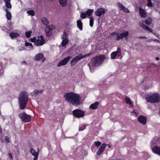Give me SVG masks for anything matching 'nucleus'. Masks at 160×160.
<instances>
[{
  "instance_id": "32",
  "label": "nucleus",
  "mask_w": 160,
  "mask_h": 160,
  "mask_svg": "<svg viewBox=\"0 0 160 160\" xmlns=\"http://www.w3.org/2000/svg\"><path fill=\"white\" fill-rule=\"evenodd\" d=\"M5 6L7 8H12V5L10 2H5Z\"/></svg>"
},
{
  "instance_id": "33",
  "label": "nucleus",
  "mask_w": 160,
  "mask_h": 160,
  "mask_svg": "<svg viewBox=\"0 0 160 160\" xmlns=\"http://www.w3.org/2000/svg\"><path fill=\"white\" fill-rule=\"evenodd\" d=\"M86 15L85 13L82 12L81 13L80 16L83 19L86 18Z\"/></svg>"
},
{
  "instance_id": "17",
  "label": "nucleus",
  "mask_w": 160,
  "mask_h": 160,
  "mask_svg": "<svg viewBox=\"0 0 160 160\" xmlns=\"http://www.w3.org/2000/svg\"><path fill=\"white\" fill-rule=\"evenodd\" d=\"M139 14L142 18H145L147 16V14L145 10L142 9L141 7L139 8Z\"/></svg>"
},
{
  "instance_id": "15",
  "label": "nucleus",
  "mask_w": 160,
  "mask_h": 160,
  "mask_svg": "<svg viewBox=\"0 0 160 160\" xmlns=\"http://www.w3.org/2000/svg\"><path fill=\"white\" fill-rule=\"evenodd\" d=\"M106 147V144L103 143L102 144L101 147L99 148L97 152V154L98 155H100L103 152Z\"/></svg>"
},
{
  "instance_id": "11",
  "label": "nucleus",
  "mask_w": 160,
  "mask_h": 160,
  "mask_svg": "<svg viewBox=\"0 0 160 160\" xmlns=\"http://www.w3.org/2000/svg\"><path fill=\"white\" fill-rule=\"evenodd\" d=\"M106 10L102 8H98L95 12V14L97 16L100 17L102 15H104L106 12Z\"/></svg>"
},
{
  "instance_id": "23",
  "label": "nucleus",
  "mask_w": 160,
  "mask_h": 160,
  "mask_svg": "<svg viewBox=\"0 0 160 160\" xmlns=\"http://www.w3.org/2000/svg\"><path fill=\"white\" fill-rule=\"evenodd\" d=\"M9 35L12 39L19 36V34L18 33L14 32H10L9 33Z\"/></svg>"
},
{
  "instance_id": "42",
  "label": "nucleus",
  "mask_w": 160,
  "mask_h": 160,
  "mask_svg": "<svg viewBox=\"0 0 160 160\" xmlns=\"http://www.w3.org/2000/svg\"><path fill=\"white\" fill-rule=\"evenodd\" d=\"M141 27H142L144 29H145L146 30H147L148 28H149L147 26L144 24H143V25H141Z\"/></svg>"
},
{
  "instance_id": "3",
  "label": "nucleus",
  "mask_w": 160,
  "mask_h": 160,
  "mask_svg": "<svg viewBox=\"0 0 160 160\" xmlns=\"http://www.w3.org/2000/svg\"><path fill=\"white\" fill-rule=\"evenodd\" d=\"M28 99V93L25 91H22L20 92L18 98L19 108L21 109H24L26 108Z\"/></svg>"
},
{
  "instance_id": "34",
  "label": "nucleus",
  "mask_w": 160,
  "mask_h": 160,
  "mask_svg": "<svg viewBox=\"0 0 160 160\" xmlns=\"http://www.w3.org/2000/svg\"><path fill=\"white\" fill-rule=\"evenodd\" d=\"M148 1V3H147V6L149 7H152L153 6V4L151 2V0H147Z\"/></svg>"
},
{
  "instance_id": "20",
  "label": "nucleus",
  "mask_w": 160,
  "mask_h": 160,
  "mask_svg": "<svg viewBox=\"0 0 160 160\" xmlns=\"http://www.w3.org/2000/svg\"><path fill=\"white\" fill-rule=\"evenodd\" d=\"M41 22L44 25L47 26L49 24V21L46 18L43 17L41 19Z\"/></svg>"
},
{
  "instance_id": "25",
  "label": "nucleus",
  "mask_w": 160,
  "mask_h": 160,
  "mask_svg": "<svg viewBox=\"0 0 160 160\" xmlns=\"http://www.w3.org/2000/svg\"><path fill=\"white\" fill-rule=\"evenodd\" d=\"M121 33L122 34L123 38H124L126 40L128 39V37L129 35V32L128 31H125Z\"/></svg>"
},
{
  "instance_id": "38",
  "label": "nucleus",
  "mask_w": 160,
  "mask_h": 160,
  "mask_svg": "<svg viewBox=\"0 0 160 160\" xmlns=\"http://www.w3.org/2000/svg\"><path fill=\"white\" fill-rule=\"evenodd\" d=\"M94 144H95L96 147H98L100 145L101 142L99 141H95L94 142Z\"/></svg>"
},
{
  "instance_id": "21",
  "label": "nucleus",
  "mask_w": 160,
  "mask_h": 160,
  "mask_svg": "<svg viewBox=\"0 0 160 160\" xmlns=\"http://www.w3.org/2000/svg\"><path fill=\"white\" fill-rule=\"evenodd\" d=\"M60 5L63 7H66L67 4V0H59Z\"/></svg>"
},
{
  "instance_id": "2",
  "label": "nucleus",
  "mask_w": 160,
  "mask_h": 160,
  "mask_svg": "<svg viewBox=\"0 0 160 160\" xmlns=\"http://www.w3.org/2000/svg\"><path fill=\"white\" fill-rule=\"evenodd\" d=\"M106 59L105 55H99L92 58L88 64L90 71L92 68L97 67L100 65Z\"/></svg>"
},
{
  "instance_id": "56",
  "label": "nucleus",
  "mask_w": 160,
  "mask_h": 160,
  "mask_svg": "<svg viewBox=\"0 0 160 160\" xmlns=\"http://www.w3.org/2000/svg\"><path fill=\"white\" fill-rule=\"evenodd\" d=\"M108 148H110L111 147V146H110V145H109V144H108Z\"/></svg>"
},
{
  "instance_id": "7",
  "label": "nucleus",
  "mask_w": 160,
  "mask_h": 160,
  "mask_svg": "<svg viewBox=\"0 0 160 160\" xmlns=\"http://www.w3.org/2000/svg\"><path fill=\"white\" fill-rule=\"evenodd\" d=\"M72 114L74 116L78 118L83 117L85 115L84 112L79 109L74 110Z\"/></svg>"
},
{
  "instance_id": "52",
  "label": "nucleus",
  "mask_w": 160,
  "mask_h": 160,
  "mask_svg": "<svg viewBox=\"0 0 160 160\" xmlns=\"http://www.w3.org/2000/svg\"><path fill=\"white\" fill-rule=\"evenodd\" d=\"M138 38H139V39H142V38L147 39V38L145 37H138Z\"/></svg>"
},
{
  "instance_id": "22",
  "label": "nucleus",
  "mask_w": 160,
  "mask_h": 160,
  "mask_svg": "<svg viewBox=\"0 0 160 160\" xmlns=\"http://www.w3.org/2000/svg\"><path fill=\"white\" fill-rule=\"evenodd\" d=\"M77 26L78 28L80 30L82 31V23L80 20H78L77 22Z\"/></svg>"
},
{
  "instance_id": "48",
  "label": "nucleus",
  "mask_w": 160,
  "mask_h": 160,
  "mask_svg": "<svg viewBox=\"0 0 160 160\" xmlns=\"http://www.w3.org/2000/svg\"><path fill=\"white\" fill-rule=\"evenodd\" d=\"M148 31H149V32H152L153 31L150 28H148V29H147Z\"/></svg>"
},
{
  "instance_id": "49",
  "label": "nucleus",
  "mask_w": 160,
  "mask_h": 160,
  "mask_svg": "<svg viewBox=\"0 0 160 160\" xmlns=\"http://www.w3.org/2000/svg\"><path fill=\"white\" fill-rule=\"evenodd\" d=\"M38 156H34V158L33 160H38Z\"/></svg>"
},
{
  "instance_id": "4",
  "label": "nucleus",
  "mask_w": 160,
  "mask_h": 160,
  "mask_svg": "<svg viewBox=\"0 0 160 160\" xmlns=\"http://www.w3.org/2000/svg\"><path fill=\"white\" fill-rule=\"evenodd\" d=\"M147 101L150 102H160V95L155 93L152 96H148L146 98Z\"/></svg>"
},
{
  "instance_id": "44",
  "label": "nucleus",
  "mask_w": 160,
  "mask_h": 160,
  "mask_svg": "<svg viewBox=\"0 0 160 160\" xmlns=\"http://www.w3.org/2000/svg\"><path fill=\"white\" fill-rule=\"evenodd\" d=\"M119 33L116 32H113L111 33V35L112 36L116 35L117 37L118 36Z\"/></svg>"
},
{
  "instance_id": "28",
  "label": "nucleus",
  "mask_w": 160,
  "mask_h": 160,
  "mask_svg": "<svg viewBox=\"0 0 160 160\" xmlns=\"http://www.w3.org/2000/svg\"><path fill=\"white\" fill-rule=\"evenodd\" d=\"M88 18H90L89 25L91 27H92L93 24V18H90L89 17H88Z\"/></svg>"
},
{
  "instance_id": "12",
  "label": "nucleus",
  "mask_w": 160,
  "mask_h": 160,
  "mask_svg": "<svg viewBox=\"0 0 160 160\" xmlns=\"http://www.w3.org/2000/svg\"><path fill=\"white\" fill-rule=\"evenodd\" d=\"M71 58L70 56H68L65 58L63 60L61 61L58 64L57 66L58 67L65 65L68 63L70 59Z\"/></svg>"
},
{
  "instance_id": "16",
  "label": "nucleus",
  "mask_w": 160,
  "mask_h": 160,
  "mask_svg": "<svg viewBox=\"0 0 160 160\" xmlns=\"http://www.w3.org/2000/svg\"><path fill=\"white\" fill-rule=\"evenodd\" d=\"M152 150L154 153L160 155V147L158 146H155L152 148Z\"/></svg>"
},
{
  "instance_id": "47",
  "label": "nucleus",
  "mask_w": 160,
  "mask_h": 160,
  "mask_svg": "<svg viewBox=\"0 0 160 160\" xmlns=\"http://www.w3.org/2000/svg\"><path fill=\"white\" fill-rule=\"evenodd\" d=\"M8 157L11 159H13V158H12V154L10 153H8Z\"/></svg>"
},
{
  "instance_id": "5",
  "label": "nucleus",
  "mask_w": 160,
  "mask_h": 160,
  "mask_svg": "<svg viewBox=\"0 0 160 160\" xmlns=\"http://www.w3.org/2000/svg\"><path fill=\"white\" fill-rule=\"evenodd\" d=\"M18 117L21 119L22 122H29L31 119V116L28 115L24 112L19 114Z\"/></svg>"
},
{
  "instance_id": "35",
  "label": "nucleus",
  "mask_w": 160,
  "mask_h": 160,
  "mask_svg": "<svg viewBox=\"0 0 160 160\" xmlns=\"http://www.w3.org/2000/svg\"><path fill=\"white\" fill-rule=\"evenodd\" d=\"M31 33H32V32L31 31H28V32H25V35H26V36L28 38L30 37L31 35Z\"/></svg>"
},
{
  "instance_id": "26",
  "label": "nucleus",
  "mask_w": 160,
  "mask_h": 160,
  "mask_svg": "<svg viewBox=\"0 0 160 160\" xmlns=\"http://www.w3.org/2000/svg\"><path fill=\"white\" fill-rule=\"evenodd\" d=\"M94 10L92 9H88L86 12V13L88 16H90L93 12Z\"/></svg>"
},
{
  "instance_id": "41",
  "label": "nucleus",
  "mask_w": 160,
  "mask_h": 160,
  "mask_svg": "<svg viewBox=\"0 0 160 160\" xmlns=\"http://www.w3.org/2000/svg\"><path fill=\"white\" fill-rule=\"evenodd\" d=\"M118 5L119 8L122 10H123L125 8V7L120 3H118Z\"/></svg>"
},
{
  "instance_id": "18",
  "label": "nucleus",
  "mask_w": 160,
  "mask_h": 160,
  "mask_svg": "<svg viewBox=\"0 0 160 160\" xmlns=\"http://www.w3.org/2000/svg\"><path fill=\"white\" fill-rule=\"evenodd\" d=\"M5 11L6 12V16L8 20H10L12 18V15L11 12L8 10V9L6 8Z\"/></svg>"
},
{
  "instance_id": "43",
  "label": "nucleus",
  "mask_w": 160,
  "mask_h": 160,
  "mask_svg": "<svg viewBox=\"0 0 160 160\" xmlns=\"http://www.w3.org/2000/svg\"><path fill=\"white\" fill-rule=\"evenodd\" d=\"M31 41L32 42H35L36 40L35 37H34L33 38H31L30 39Z\"/></svg>"
},
{
  "instance_id": "27",
  "label": "nucleus",
  "mask_w": 160,
  "mask_h": 160,
  "mask_svg": "<svg viewBox=\"0 0 160 160\" xmlns=\"http://www.w3.org/2000/svg\"><path fill=\"white\" fill-rule=\"evenodd\" d=\"M68 38H65L62 40V46L63 47L65 46L68 43Z\"/></svg>"
},
{
  "instance_id": "10",
  "label": "nucleus",
  "mask_w": 160,
  "mask_h": 160,
  "mask_svg": "<svg viewBox=\"0 0 160 160\" xmlns=\"http://www.w3.org/2000/svg\"><path fill=\"white\" fill-rule=\"evenodd\" d=\"M45 42V41L43 37L41 35L38 37V38L36 40L35 45L37 46H41L43 45Z\"/></svg>"
},
{
  "instance_id": "24",
  "label": "nucleus",
  "mask_w": 160,
  "mask_h": 160,
  "mask_svg": "<svg viewBox=\"0 0 160 160\" xmlns=\"http://www.w3.org/2000/svg\"><path fill=\"white\" fill-rule=\"evenodd\" d=\"M30 152L32 155L34 156H38V153L39 150H38V152H36L35 150L32 148H31L30 150Z\"/></svg>"
},
{
  "instance_id": "53",
  "label": "nucleus",
  "mask_w": 160,
  "mask_h": 160,
  "mask_svg": "<svg viewBox=\"0 0 160 160\" xmlns=\"http://www.w3.org/2000/svg\"><path fill=\"white\" fill-rule=\"evenodd\" d=\"M5 2H10L11 0H3Z\"/></svg>"
},
{
  "instance_id": "36",
  "label": "nucleus",
  "mask_w": 160,
  "mask_h": 160,
  "mask_svg": "<svg viewBox=\"0 0 160 160\" xmlns=\"http://www.w3.org/2000/svg\"><path fill=\"white\" fill-rule=\"evenodd\" d=\"M86 127V126L85 125H83L81 127L79 128V130L80 131H82L85 129Z\"/></svg>"
},
{
  "instance_id": "55",
  "label": "nucleus",
  "mask_w": 160,
  "mask_h": 160,
  "mask_svg": "<svg viewBox=\"0 0 160 160\" xmlns=\"http://www.w3.org/2000/svg\"><path fill=\"white\" fill-rule=\"evenodd\" d=\"M44 91L43 90H41L39 92V93H42Z\"/></svg>"
},
{
  "instance_id": "40",
  "label": "nucleus",
  "mask_w": 160,
  "mask_h": 160,
  "mask_svg": "<svg viewBox=\"0 0 160 160\" xmlns=\"http://www.w3.org/2000/svg\"><path fill=\"white\" fill-rule=\"evenodd\" d=\"M145 23L147 25H150L151 23V20H149L147 19L145 21Z\"/></svg>"
},
{
  "instance_id": "19",
  "label": "nucleus",
  "mask_w": 160,
  "mask_h": 160,
  "mask_svg": "<svg viewBox=\"0 0 160 160\" xmlns=\"http://www.w3.org/2000/svg\"><path fill=\"white\" fill-rule=\"evenodd\" d=\"M99 104V103L98 102H96L94 103L91 104L90 105L89 108H90L92 109H96L98 107Z\"/></svg>"
},
{
  "instance_id": "37",
  "label": "nucleus",
  "mask_w": 160,
  "mask_h": 160,
  "mask_svg": "<svg viewBox=\"0 0 160 160\" xmlns=\"http://www.w3.org/2000/svg\"><path fill=\"white\" fill-rule=\"evenodd\" d=\"M5 141L6 143H8L10 142V139L8 136H5Z\"/></svg>"
},
{
  "instance_id": "1",
  "label": "nucleus",
  "mask_w": 160,
  "mask_h": 160,
  "mask_svg": "<svg viewBox=\"0 0 160 160\" xmlns=\"http://www.w3.org/2000/svg\"><path fill=\"white\" fill-rule=\"evenodd\" d=\"M65 100L70 102L72 105L76 106L79 105L81 103V97L78 94L73 92L65 93L63 95Z\"/></svg>"
},
{
  "instance_id": "8",
  "label": "nucleus",
  "mask_w": 160,
  "mask_h": 160,
  "mask_svg": "<svg viewBox=\"0 0 160 160\" xmlns=\"http://www.w3.org/2000/svg\"><path fill=\"white\" fill-rule=\"evenodd\" d=\"M88 55H82L81 54H79L77 56L73 58L71 61L70 65L71 66H73L76 64L80 60L83 58L86 57Z\"/></svg>"
},
{
  "instance_id": "54",
  "label": "nucleus",
  "mask_w": 160,
  "mask_h": 160,
  "mask_svg": "<svg viewBox=\"0 0 160 160\" xmlns=\"http://www.w3.org/2000/svg\"><path fill=\"white\" fill-rule=\"evenodd\" d=\"M156 59L157 60H159V57H157Z\"/></svg>"
},
{
  "instance_id": "29",
  "label": "nucleus",
  "mask_w": 160,
  "mask_h": 160,
  "mask_svg": "<svg viewBox=\"0 0 160 160\" xmlns=\"http://www.w3.org/2000/svg\"><path fill=\"white\" fill-rule=\"evenodd\" d=\"M123 39L122 34L118 33V36L117 37L116 40L117 41H120Z\"/></svg>"
},
{
  "instance_id": "57",
  "label": "nucleus",
  "mask_w": 160,
  "mask_h": 160,
  "mask_svg": "<svg viewBox=\"0 0 160 160\" xmlns=\"http://www.w3.org/2000/svg\"><path fill=\"white\" fill-rule=\"evenodd\" d=\"M157 40L158 41H159L158 40Z\"/></svg>"
},
{
  "instance_id": "39",
  "label": "nucleus",
  "mask_w": 160,
  "mask_h": 160,
  "mask_svg": "<svg viewBox=\"0 0 160 160\" xmlns=\"http://www.w3.org/2000/svg\"><path fill=\"white\" fill-rule=\"evenodd\" d=\"M25 45L26 47L30 46L31 47L33 48V45L32 43L29 42H26L25 44Z\"/></svg>"
},
{
  "instance_id": "50",
  "label": "nucleus",
  "mask_w": 160,
  "mask_h": 160,
  "mask_svg": "<svg viewBox=\"0 0 160 160\" xmlns=\"http://www.w3.org/2000/svg\"><path fill=\"white\" fill-rule=\"evenodd\" d=\"M2 129L1 125H0V134H2Z\"/></svg>"
},
{
  "instance_id": "30",
  "label": "nucleus",
  "mask_w": 160,
  "mask_h": 160,
  "mask_svg": "<svg viewBox=\"0 0 160 160\" xmlns=\"http://www.w3.org/2000/svg\"><path fill=\"white\" fill-rule=\"evenodd\" d=\"M125 101L126 103L128 104L131 105L132 104L130 98L129 97H126L125 98Z\"/></svg>"
},
{
  "instance_id": "9",
  "label": "nucleus",
  "mask_w": 160,
  "mask_h": 160,
  "mask_svg": "<svg viewBox=\"0 0 160 160\" xmlns=\"http://www.w3.org/2000/svg\"><path fill=\"white\" fill-rule=\"evenodd\" d=\"M116 56L118 57L120 56L121 58H122L121 55V50L119 47H118L116 51L112 52L111 54V57L112 59H115Z\"/></svg>"
},
{
  "instance_id": "31",
  "label": "nucleus",
  "mask_w": 160,
  "mask_h": 160,
  "mask_svg": "<svg viewBox=\"0 0 160 160\" xmlns=\"http://www.w3.org/2000/svg\"><path fill=\"white\" fill-rule=\"evenodd\" d=\"M27 13L32 16H33L35 15V12L33 10L28 11H27Z\"/></svg>"
},
{
  "instance_id": "13",
  "label": "nucleus",
  "mask_w": 160,
  "mask_h": 160,
  "mask_svg": "<svg viewBox=\"0 0 160 160\" xmlns=\"http://www.w3.org/2000/svg\"><path fill=\"white\" fill-rule=\"evenodd\" d=\"M44 57V55L42 53H39L36 55L35 59L36 61H39L42 59V62H44L46 60V58Z\"/></svg>"
},
{
  "instance_id": "45",
  "label": "nucleus",
  "mask_w": 160,
  "mask_h": 160,
  "mask_svg": "<svg viewBox=\"0 0 160 160\" xmlns=\"http://www.w3.org/2000/svg\"><path fill=\"white\" fill-rule=\"evenodd\" d=\"M123 11L125 12L129 13L130 12L129 10L125 7V8L122 10Z\"/></svg>"
},
{
  "instance_id": "6",
  "label": "nucleus",
  "mask_w": 160,
  "mask_h": 160,
  "mask_svg": "<svg viewBox=\"0 0 160 160\" xmlns=\"http://www.w3.org/2000/svg\"><path fill=\"white\" fill-rule=\"evenodd\" d=\"M55 28V26L52 24L46 26L45 27V31L46 35L48 37H50L51 36L52 34V31L54 30Z\"/></svg>"
},
{
  "instance_id": "51",
  "label": "nucleus",
  "mask_w": 160,
  "mask_h": 160,
  "mask_svg": "<svg viewBox=\"0 0 160 160\" xmlns=\"http://www.w3.org/2000/svg\"><path fill=\"white\" fill-rule=\"evenodd\" d=\"M21 63L22 64H26L27 63L25 61H22L21 62Z\"/></svg>"
},
{
  "instance_id": "14",
  "label": "nucleus",
  "mask_w": 160,
  "mask_h": 160,
  "mask_svg": "<svg viewBox=\"0 0 160 160\" xmlns=\"http://www.w3.org/2000/svg\"><path fill=\"white\" fill-rule=\"evenodd\" d=\"M138 120L140 123L143 125H145L147 122V118L144 116L140 115L138 118Z\"/></svg>"
},
{
  "instance_id": "46",
  "label": "nucleus",
  "mask_w": 160,
  "mask_h": 160,
  "mask_svg": "<svg viewBox=\"0 0 160 160\" xmlns=\"http://www.w3.org/2000/svg\"><path fill=\"white\" fill-rule=\"evenodd\" d=\"M34 93L35 95H38L39 93V92L38 90L36 89L34 90Z\"/></svg>"
}]
</instances>
